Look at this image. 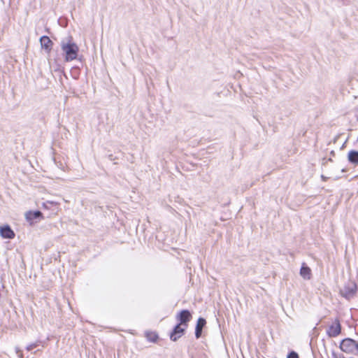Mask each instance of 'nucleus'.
<instances>
[{
  "mask_svg": "<svg viewBox=\"0 0 358 358\" xmlns=\"http://www.w3.org/2000/svg\"><path fill=\"white\" fill-rule=\"evenodd\" d=\"M287 358H299V355L296 352L292 351L287 355Z\"/></svg>",
  "mask_w": 358,
  "mask_h": 358,
  "instance_id": "nucleus-14",
  "label": "nucleus"
},
{
  "mask_svg": "<svg viewBox=\"0 0 358 358\" xmlns=\"http://www.w3.org/2000/svg\"><path fill=\"white\" fill-rule=\"evenodd\" d=\"M146 337L150 341L156 342L158 338V335L154 332H149L146 334Z\"/></svg>",
  "mask_w": 358,
  "mask_h": 358,
  "instance_id": "nucleus-13",
  "label": "nucleus"
},
{
  "mask_svg": "<svg viewBox=\"0 0 358 358\" xmlns=\"http://www.w3.org/2000/svg\"><path fill=\"white\" fill-rule=\"evenodd\" d=\"M206 322L205 319H203L202 317H199L198 319V321H197V323L196 325V328H195V336L196 338H199L201 337L203 327L206 325Z\"/></svg>",
  "mask_w": 358,
  "mask_h": 358,
  "instance_id": "nucleus-10",
  "label": "nucleus"
},
{
  "mask_svg": "<svg viewBox=\"0 0 358 358\" xmlns=\"http://www.w3.org/2000/svg\"><path fill=\"white\" fill-rule=\"evenodd\" d=\"M60 46L64 56V59L66 62H71L77 58L79 48L73 41L71 36L63 38L61 41Z\"/></svg>",
  "mask_w": 358,
  "mask_h": 358,
  "instance_id": "nucleus-1",
  "label": "nucleus"
},
{
  "mask_svg": "<svg viewBox=\"0 0 358 358\" xmlns=\"http://www.w3.org/2000/svg\"><path fill=\"white\" fill-rule=\"evenodd\" d=\"M185 331V329L180 327V324H178L173 329L170 334V339L173 341H176L180 338Z\"/></svg>",
  "mask_w": 358,
  "mask_h": 358,
  "instance_id": "nucleus-7",
  "label": "nucleus"
},
{
  "mask_svg": "<svg viewBox=\"0 0 358 358\" xmlns=\"http://www.w3.org/2000/svg\"><path fill=\"white\" fill-rule=\"evenodd\" d=\"M357 290V286L356 282L353 280H349L340 289V293L342 296L347 299H350L355 296Z\"/></svg>",
  "mask_w": 358,
  "mask_h": 358,
  "instance_id": "nucleus-3",
  "label": "nucleus"
},
{
  "mask_svg": "<svg viewBox=\"0 0 358 358\" xmlns=\"http://www.w3.org/2000/svg\"><path fill=\"white\" fill-rule=\"evenodd\" d=\"M26 220L30 222V224H33V221L36 219L43 218V214L41 211H29L25 213Z\"/></svg>",
  "mask_w": 358,
  "mask_h": 358,
  "instance_id": "nucleus-8",
  "label": "nucleus"
},
{
  "mask_svg": "<svg viewBox=\"0 0 358 358\" xmlns=\"http://www.w3.org/2000/svg\"><path fill=\"white\" fill-rule=\"evenodd\" d=\"M37 346H38V343H32V344L29 345L27 347V350L28 351H30V350H31L32 349H34V348H36Z\"/></svg>",
  "mask_w": 358,
  "mask_h": 358,
  "instance_id": "nucleus-15",
  "label": "nucleus"
},
{
  "mask_svg": "<svg viewBox=\"0 0 358 358\" xmlns=\"http://www.w3.org/2000/svg\"><path fill=\"white\" fill-rule=\"evenodd\" d=\"M0 235L3 238L11 239L15 237V233L9 225L0 227Z\"/></svg>",
  "mask_w": 358,
  "mask_h": 358,
  "instance_id": "nucleus-6",
  "label": "nucleus"
},
{
  "mask_svg": "<svg viewBox=\"0 0 358 358\" xmlns=\"http://www.w3.org/2000/svg\"><path fill=\"white\" fill-rule=\"evenodd\" d=\"M177 320L180 321V325H187V323L191 320L192 315L188 310H183L180 311L177 317Z\"/></svg>",
  "mask_w": 358,
  "mask_h": 358,
  "instance_id": "nucleus-5",
  "label": "nucleus"
},
{
  "mask_svg": "<svg viewBox=\"0 0 358 358\" xmlns=\"http://www.w3.org/2000/svg\"><path fill=\"white\" fill-rule=\"evenodd\" d=\"M15 352H16L17 354H18V358H22L23 357V354H22V352H21V350H20V348L18 347L15 348Z\"/></svg>",
  "mask_w": 358,
  "mask_h": 358,
  "instance_id": "nucleus-16",
  "label": "nucleus"
},
{
  "mask_svg": "<svg viewBox=\"0 0 358 358\" xmlns=\"http://www.w3.org/2000/svg\"><path fill=\"white\" fill-rule=\"evenodd\" d=\"M341 332V326L338 319H336L335 321L331 324L327 329V334L329 337H336Z\"/></svg>",
  "mask_w": 358,
  "mask_h": 358,
  "instance_id": "nucleus-4",
  "label": "nucleus"
},
{
  "mask_svg": "<svg viewBox=\"0 0 358 358\" xmlns=\"http://www.w3.org/2000/svg\"><path fill=\"white\" fill-rule=\"evenodd\" d=\"M332 358H344L342 355H337L336 353L332 354Z\"/></svg>",
  "mask_w": 358,
  "mask_h": 358,
  "instance_id": "nucleus-17",
  "label": "nucleus"
},
{
  "mask_svg": "<svg viewBox=\"0 0 358 358\" xmlns=\"http://www.w3.org/2000/svg\"><path fill=\"white\" fill-rule=\"evenodd\" d=\"M40 43L42 48H44L48 52H50L52 45V41L50 39V38L47 36H43L40 38Z\"/></svg>",
  "mask_w": 358,
  "mask_h": 358,
  "instance_id": "nucleus-9",
  "label": "nucleus"
},
{
  "mask_svg": "<svg viewBox=\"0 0 358 358\" xmlns=\"http://www.w3.org/2000/svg\"><path fill=\"white\" fill-rule=\"evenodd\" d=\"M300 275L303 279L309 280L311 277V270L306 265L305 263L302 264L300 270Z\"/></svg>",
  "mask_w": 358,
  "mask_h": 358,
  "instance_id": "nucleus-11",
  "label": "nucleus"
},
{
  "mask_svg": "<svg viewBox=\"0 0 358 358\" xmlns=\"http://www.w3.org/2000/svg\"><path fill=\"white\" fill-rule=\"evenodd\" d=\"M340 348L345 353L354 355H358V342L352 338L343 339L340 344Z\"/></svg>",
  "mask_w": 358,
  "mask_h": 358,
  "instance_id": "nucleus-2",
  "label": "nucleus"
},
{
  "mask_svg": "<svg viewBox=\"0 0 358 358\" xmlns=\"http://www.w3.org/2000/svg\"><path fill=\"white\" fill-rule=\"evenodd\" d=\"M348 159L350 162L358 164V151H350L348 153Z\"/></svg>",
  "mask_w": 358,
  "mask_h": 358,
  "instance_id": "nucleus-12",
  "label": "nucleus"
}]
</instances>
